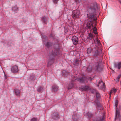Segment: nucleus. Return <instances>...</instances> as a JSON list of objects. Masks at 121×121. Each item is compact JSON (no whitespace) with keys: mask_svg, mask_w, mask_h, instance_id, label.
I'll list each match as a JSON object with an SVG mask.
<instances>
[{"mask_svg":"<svg viewBox=\"0 0 121 121\" xmlns=\"http://www.w3.org/2000/svg\"><path fill=\"white\" fill-rule=\"evenodd\" d=\"M80 63V59L79 58H76L73 61V64L77 66Z\"/></svg>","mask_w":121,"mask_h":121,"instance_id":"obj_12","label":"nucleus"},{"mask_svg":"<svg viewBox=\"0 0 121 121\" xmlns=\"http://www.w3.org/2000/svg\"><path fill=\"white\" fill-rule=\"evenodd\" d=\"M94 102L98 107V110H100L103 109V107L98 100H95Z\"/></svg>","mask_w":121,"mask_h":121,"instance_id":"obj_9","label":"nucleus"},{"mask_svg":"<svg viewBox=\"0 0 121 121\" xmlns=\"http://www.w3.org/2000/svg\"><path fill=\"white\" fill-rule=\"evenodd\" d=\"M120 117L121 116L119 114V110L117 108H116V116L115 118V120L118 118L119 119H120Z\"/></svg>","mask_w":121,"mask_h":121,"instance_id":"obj_14","label":"nucleus"},{"mask_svg":"<svg viewBox=\"0 0 121 121\" xmlns=\"http://www.w3.org/2000/svg\"><path fill=\"white\" fill-rule=\"evenodd\" d=\"M114 66L115 68L117 67L118 69H120L121 66V62H118L117 63V65L115 63L114 65Z\"/></svg>","mask_w":121,"mask_h":121,"instance_id":"obj_16","label":"nucleus"},{"mask_svg":"<svg viewBox=\"0 0 121 121\" xmlns=\"http://www.w3.org/2000/svg\"><path fill=\"white\" fill-rule=\"evenodd\" d=\"M41 35L42 36V38L44 39L45 40H47L48 39V37L45 35H44L43 33H41Z\"/></svg>","mask_w":121,"mask_h":121,"instance_id":"obj_26","label":"nucleus"},{"mask_svg":"<svg viewBox=\"0 0 121 121\" xmlns=\"http://www.w3.org/2000/svg\"><path fill=\"white\" fill-rule=\"evenodd\" d=\"M18 71V67L16 65H14L12 66L11 69V71L13 73H17Z\"/></svg>","mask_w":121,"mask_h":121,"instance_id":"obj_7","label":"nucleus"},{"mask_svg":"<svg viewBox=\"0 0 121 121\" xmlns=\"http://www.w3.org/2000/svg\"><path fill=\"white\" fill-rule=\"evenodd\" d=\"M98 91L97 90H96L95 89H93L91 91V93H92L94 94H96V92H97Z\"/></svg>","mask_w":121,"mask_h":121,"instance_id":"obj_35","label":"nucleus"},{"mask_svg":"<svg viewBox=\"0 0 121 121\" xmlns=\"http://www.w3.org/2000/svg\"><path fill=\"white\" fill-rule=\"evenodd\" d=\"M99 84H98V85H97V86L98 87H99Z\"/></svg>","mask_w":121,"mask_h":121,"instance_id":"obj_45","label":"nucleus"},{"mask_svg":"<svg viewBox=\"0 0 121 121\" xmlns=\"http://www.w3.org/2000/svg\"><path fill=\"white\" fill-rule=\"evenodd\" d=\"M102 82V88H105V85L104 83L102 82L101 80H99V81L98 84H100V83H101Z\"/></svg>","mask_w":121,"mask_h":121,"instance_id":"obj_23","label":"nucleus"},{"mask_svg":"<svg viewBox=\"0 0 121 121\" xmlns=\"http://www.w3.org/2000/svg\"><path fill=\"white\" fill-rule=\"evenodd\" d=\"M54 35L53 34H52V33H51V34L49 36V37L50 38H54Z\"/></svg>","mask_w":121,"mask_h":121,"instance_id":"obj_40","label":"nucleus"},{"mask_svg":"<svg viewBox=\"0 0 121 121\" xmlns=\"http://www.w3.org/2000/svg\"><path fill=\"white\" fill-rule=\"evenodd\" d=\"M18 8L17 6V5H16L14 7H13L12 10L14 11H16L18 10Z\"/></svg>","mask_w":121,"mask_h":121,"instance_id":"obj_25","label":"nucleus"},{"mask_svg":"<svg viewBox=\"0 0 121 121\" xmlns=\"http://www.w3.org/2000/svg\"><path fill=\"white\" fill-rule=\"evenodd\" d=\"M52 117L54 120H57L59 118L60 116L59 112H54L52 114Z\"/></svg>","mask_w":121,"mask_h":121,"instance_id":"obj_5","label":"nucleus"},{"mask_svg":"<svg viewBox=\"0 0 121 121\" xmlns=\"http://www.w3.org/2000/svg\"><path fill=\"white\" fill-rule=\"evenodd\" d=\"M95 95L97 99V100H98V99L100 97V95L98 91L97 92H96Z\"/></svg>","mask_w":121,"mask_h":121,"instance_id":"obj_24","label":"nucleus"},{"mask_svg":"<svg viewBox=\"0 0 121 121\" xmlns=\"http://www.w3.org/2000/svg\"><path fill=\"white\" fill-rule=\"evenodd\" d=\"M20 90L15 89V95L17 96H19L20 93Z\"/></svg>","mask_w":121,"mask_h":121,"instance_id":"obj_19","label":"nucleus"},{"mask_svg":"<svg viewBox=\"0 0 121 121\" xmlns=\"http://www.w3.org/2000/svg\"><path fill=\"white\" fill-rule=\"evenodd\" d=\"M86 81L89 80L91 81L94 78H91V77H89L88 78L86 77Z\"/></svg>","mask_w":121,"mask_h":121,"instance_id":"obj_32","label":"nucleus"},{"mask_svg":"<svg viewBox=\"0 0 121 121\" xmlns=\"http://www.w3.org/2000/svg\"><path fill=\"white\" fill-rule=\"evenodd\" d=\"M94 36H95L92 34L90 33L88 37V38L90 39H91L93 38V37Z\"/></svg>","mask_w":121,"mask_h":121,"instance_id":"obj_22","label":"nucleus"},{"mask_svg":"<svg viewBox=\"0 0 121 121\" xmlns=\"http://www.w3.org/2000/svg\"><path fill=\"white\" fill-rule=\"evenodd\" d=\"M4 78H5V79H6L7 78V76L5 74V72H4Z\"/></svg>","mask_w":121,"mask_h":121,"instance_id":"obj_44","label":"nucleus"},{"mask_svg":"<svg viewBox=\"0 0 121 121\" xmlns=\"http://www.w3.org/2000/svg\"><path fill=\"white\" fill-rule=\"evenodd\" d=\"M87 53L88 54H89L91 53V48L90 47L87 49Z\"/></svg>","mask_w":121,"mask_h":121,"instance_id":"obj_30","label":"nucleus"},{"mask_svg":"<svg viewBox=\"0 0 121 121\" xmlns=\"http://www.w3.org/2000/svg\"><path fill=\"white\" fill-rule=\"evenodd\" d=\"M43 41H44V39H43Z\"/></svg>","mask_w":121,"mask_h":121,"instance_id":"obj_46","label":"nucleus"},{"mask_svg":"<svg viewBox=\"0 0 121 121\" xmlns=\"http://www.w3.org/2000/svg\"><path fill=\"white\" fill-rule=\"evenodd\" d=\"M79 89L82 91H86L90 90V88L88 86H82L79 87Z\"/></svg>","mask_w":121,"mask_h":121,"instance_id":"obj_10","label":"nucleus"},{"mask_svg":"<svg viewBox=\"0 0 121 121\" xmlns=\"http://www.w3.org/2000/svg\"><path fill=\"white\" fill-rule=\"evenodd\" d=\"M42 89L43 88L42 87L40 86L37 89V91L38 92H40L42 90Z\"/></svg>","mask_w":121,"mask_h":121,"instance_id":"obj_37","label":"nucleus"},{"mask_svg":"<svg viewBox=\"0 0 121 121\" xmlns=\"http://www.w3.org/2000/svg\"><path fill=\"white\" fill-rule=\"evenodd\" d=\"M35 75L34 74H32L31 75L30 78V79L31 80H34V79L35 78Z\"/></svg>","mask_w":121,"mask_h":121,"instance_id":"obj_28","label":"nucleus"},{"mask_svg":"<svg viewBox=\"0 0 121 121\" xmlns=\"http://www.w3.org/2000/svg\"><path fill=\"white\" fill-rule=\"evenodd\" d=\"M73 79L72 80L71 82H70L69 85L68 86V89H71L74 87V82L75 81V80H74V78H73Z\"/></svg>","mask_w":121,"mask_h":121,"instance_id":"obj_11","label":"nucleus"},{"mask_svg":"<svg viewBox=\"0 0 121 121\" xmlns=\"http://www.w3.org/2000/svg\"><path fill=\"white\" fill-rule=\"evenodd\" d=\"M80 15V10L78 9L73 10L72 11V16L74 19L78 18Z\"/></svg>","mask_w":121,"mask_h":121,"instance_id":"obj_3","label":"nucleus"},{"mask_svg":"<svg viewBox=\"0 0 121 121\" xmlns=\"http://www.w3.org/2000/svg\"><path fill=\"white\" fill-rule=\"evenodd\" d=\"M121 75H119L117 77L116 79V80L117 81H119V79L121 77Z\"/></svg>","mask_w":121,"mask_h":121,"instance_id":"obj_39","label":"nucleus"},{"mask_svg":"<svg viewBox=\"0 0 121 121\" xmlns=\"http://www.w3.org/2000/svg\"><path fill=\"white\" fill-rule=\"evenodd\" d=\"M74 80L75 81L77 80L81 83H83L86 80V77L85 76H83L81 78H78L76 77H74L73 78Z\"/></svg>","mask_w":121,"mask_h":121,"instance_id":"obj_6","label":"nucleus"},{"mask_svg":"<svg viewBox=\"0 0 121 121\" xmlns=\"http://www.w3.org/2000/svg\"><path fill=\"white\" fill-rule=\"evenodd\" d=\"M37 118H33L30 121H37Z\"/></svg>","mask_w":121,"mask_h":121,"instance_id":"obj_38","label":"nucleus"},{"mask_svg":"<svg viewBox=\"0 0 121 121\" xmlns=\"http://www.w3.org/2000/svg\"><path fill=\"white\" fill-rule=\"evenodd\" d=\"M77 3H79L81 1V0H75Z\"/></svg>","mask_w":121,"mask_h":121,"instance_id":"obj_43","label":"nucleus"},{"mask_svg":"<svg viewBox=\"0 0 121 121\" xmlns=\"http://www.w3.org/2000/svg\"><path fill=\"white\" fill-rule=\"evenodd\" d=\"M68 74V72L66 70H63L62 71V75L64 76H67Z\"/></svg>","mask_w":121,"mask_h":121,"instance_id":"obj_20","label":"nucleus"},{"mask_svg":"<svg viewBox=\"0 0 121 121\" xmlns=\"http://www.w3.org/2000/svg\"><path fill=\"white\" fill-rule=\"evenodd\" d=\"M92 70V68L90 66H89L86 69V70L89 72H90Z\"/></svg>","mask_w":121,"mask_h":121,"instance_id":"obj_34","label":"nucleus"},{"mask_svg":"<svg viewBox=\"0 0 121 121\" xmlns=\"http://www.w3.org/2000/svg\"><path fill=\"white\" fill-rule=\"evenodd\" d=\"M92 69L95 71L99 72L102 70L103 68L101 66L99 63L97 62L93 65Z\"/></svg>","mask_w":121,"mask_h":121,"instance_id":"obj_4","label":"nucleus"},{"mask_svg":"<svg viewBox=\"0 0 121 121\" xmlns=\"http://www.w3.org/2000/svg\"><path fill=\"white\" fill-rule=\"evenodd\" d=\"M93 56L94 57H96L100 55V52H99L98 50H96L93 52Z\"/></svg>","mask_w":121,"mask_h":121,"instance_id":"obj_17","label":"nucleus"},{"mask_svg":"<svg viewBox=\"0 0 121 121\" xmlns=\"http://www.w3.org/2000/svg\"><path fill=\"white\" fill-rule=\"evenodd\" d=\"M118 104V101L117 100L115 102V106L116 107H117V106Z\"/></svg>","mask_w":121,"mask_h":121,"instance_id":"obj_41","label":"nucleus"},{"mask_svg":"<svg viewBox=\"0 0 121 121\" xmlns=\"http://www.w3.org/2000/svg\"><path fill=\"white\" fill-rule=\"evenodd\" d=\"M87 115L89 118H91L93 116V115L90 112H88L87 113Z\"/></svg>","mask_w":121,"mask_h":121,"instance_id":"obj_29","label":"nucleus"},{"mask_svg":"<svg viewBox=\"0 0 121 121\" xmlns=\"http://www.w3.org/2000/svg\"><path fill=\"white\" fill-rule=\"evenodd\" d=\"M42 21L44 23L46 24V17L44 16L42 19Z\"/></svg>","mask_w":121,"mask_h":121,"instance_id":"obj_27","label":"nucleus"},{"mask_svg":"<svg viewBox=\"0 0 121 121\" xmlns=\"http://www.w3.org/2000/svg\"><path fill=\"white\" fill-rule=\"evenodd\" d=\"M52 45V43L50 42H47L45 44V46L47 48H49Z\"/></svg>","mask_w":121,"mask_h":121,"instance_id":"obj_21","label":"nucleus"},{"mask_svg":"<svg viewBox=\"0 0 121 121\" xmlns=\"http://www.w3.org/2000/svg\"><path fill=\"white\" fill-rule=\"evenodd\" d=\"M94 41L95 42V43H96L98 45H100V40H99L98 39H96V43L95 42V39H94Z\"/></svg>","mask_w":121,"mask_h":121,"instance_id":"obj_33","label":"nucleus"},{"mask_svg":"<svg viewBox=\"0 0 121 121\" xmlns=\"http://www.w3.org/2000/svg\"><path fill=\"white\" fill-rule=\"evenodd\" d=\"M78 38L77 37L74 36H73L72 38V41L73 44L76 45L78 43Z\"/></svg>","mask_w":121,"mask_h":121,"instance_id":"obj_8","label":"nucleus"},{"mask_svg":"<svg viewBox=\"0 0 121 121\" xmlns=\"http://www.w3.org/2000/svg\"><path fill=\"white\" fill-rule=\"evenodd\" d=\"M93 31L94 32V33L95 34H97V29L96 27H94V28H93Z\"/></svg>","mask_w":121,"mask_h":121,"instance_id":"obj_31","label":"nucleus"},{"mask_svg":"<svg viewBox=\"0 0 121 121\" xmlns=\"http://www.w3.org/2000/svg\"><path fill=\"white\" fill-rule=\"evenodd\" d=\"M55 43L54 45V49L49 52V57L48 60V66H49L53 64L54 62L56 56L61 54V52L59 49V40L57 39H55Z\"/></svg>","mask_w":121,"mask_h":121,"instance_id":"obj_2","label":"nucleus"},{"mask_svg":"<svg viewBox=\"0 0 121 121\" xmlns=\"http://www.w3.org/2000/svg\"><path fill=\"white\" fill-rule=\"evenodd\" d=\"M72 118L73 121H77L79 118V116L77 114L74 112Z\"/></svg>","mask_w":121,"mask_h":121,"instance_id":"obj_13","label":"nucleus"},{"mask_svg":"<svg viewBox=\"0 0 121 121\" xmlns=\"http://www.w3.org/2000/svg\"><path fill=\"white\" fill-rule=\"evenodd\" d=\"M117 90L116 89H113L112 90L110 91V94H109L110 96H111V94L112 93V92H114L115 93V92Z\"/></svg>","mask_w":121,"mask_h":121,"instance_id":"obj_36","label":"nucleus"},{"mask_svg":"<svg viewBox=\"0 0 121 121\" xmlns=\"http://www.w3.org/2000/svg\"><path fill=\"white\" fill-rule=\"evenodd\" d=\"M105 119V117L104 115L102 117H98L96 120V121H104Z\"/></svg>","mask_w":121,"mask_h":121,"instance_id":"obj_18","label":"nucleus"},{"mask_svg":"<svg viewBox=\"0 0 121 121\" xmlns=\"http://www.w3.org/2000/svg\"><path fill=\"white\" fill-rule=\"evenodd\" d=\"M58 0H53V2L56 4H57Z\"/></svg>","mask_w":121,"mask_h":121,"instance_id":"obj_42","label":"nucleus"},{"mask_svg":"<svg viewBox=\"0 0 121 121\" xmlns=\"http://www.w3.org/2000/svg\"><path fill=\"white\" fill-rule=\"evenodd\" d=\"M97 8L96 5L92 4L87 9L88 13L87 14L88 18L89 19H93V21H94V24L91 21L88 22L86 24L83 25V28L86 29H89L90 30H92L94 26V27H96L97 18L95 17L96 9Z\"/></svg>","mask_w":121,"mask_h":121,"instance_id":"obj_1","label":"nucleus"},{"mask_svg":"<svg viewBox=\"0 0 121 121\" xmlns=\"http://www.w3.org/2000/svg\"><path fill=\"white\" fill-rule=\"evenodd\" d=\"M52 87V91L53 92H56L58 90V86L56 85H53Z\"/></svg>","mask_w":121,"mask_h":121,"instance_id":"obj_15","label":"nucleus"}]
</instances>
